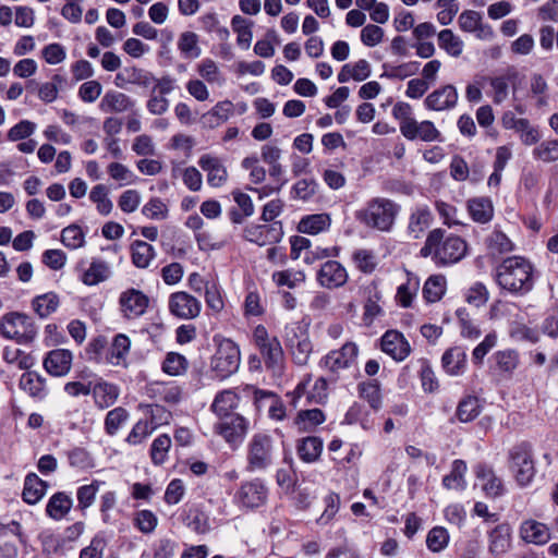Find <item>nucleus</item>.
I'll list each match as a JSON object with an SVG mask.
<instances>
[{"mask_svg": "<svg viewBox=\"0 0 558 558\" xmlns=\"http://www.w3.org/2000/svg\"><path fill=\"white\" fill-rule=\"evenodd\" d=\"M481 412V400L475 396H466L459 401L456 416L461 423H469L474 421Z\"/></svg>", "mask_w": 558, "mask_h": 558, "instance_id": "nucleus-38", "label": "nucleus"}, {"mask_svg": "<svg viewBox=\"0 0 558 558\" xmlns=\"http://www.w3.org/2000/svg\"><path fill=\"white\" fill-rule=\"evenodd\" d=\"M494 277L501 290L513 296H524L534 289L537 275L527 258L514 255L502 259L496 267Z\"/></svg>", "mask_w": 558, "mask_h": 558, "instance_id": "nucleus-1", "label": "nucleus"}, {"mask_svg": "<svg viewBox=\"0 0 558 558\" xmlns=\"http://www.w3.org/2000/svg\"><path fill=\"white\" fill-rule=\"evenodd\" d=\"M239 396L230 389L218 392L210 405V410L216 416L223 417L227 415L235 414L233 411L239 407Z\"/></svg>", "mask_w": 558, "mask_h": 558, "instance_id": "nucleus-31", "label": "nucleus"}, {"mask_svg": "<svg viewBox=\"0 0 558 558\" xmlns=\"http://www.w3.org/2000/svg\"><path fill=\"white\" fill-rule=\"evenodd\" d=\"M380 350L396 362L404 361L412 352L404 335L397 329L386 330L379 339Z\"/></svg>", "mask_w": 558, "mask_h": 558, "instance_id": "nucleus-14", "label": "nucleus"}, {"mask_svg": "<svg viewBox=\"0 0 558 558\" xmlns=\"http://www.w3.org/2000/svg\"><path fill=\"white\" fill-rule=\"evenodd\" d=\"M458 323L460 326L461 337L464 339L476 340L481 337L480 327L473 322L465 307H459L456 311Z\"/></svg>", "mask_w": 558, "mask_h": 558, "instance_id": "nucleus-49", "label": "nucleus"}, {"mask_svg": "<svg viewBox=\"0 0 558 558\" xmlns=\"http://www.w3.org/2000/svg\"><path fill=\"white\" fill-rule=\"evenodd\" d=\"M519 536L526 544L544 546L551 539V531L541 521L526 519L519 526Z\"/></svg>", "mask_w": 558, "mask_h": 558, "instance_id": "nucleus-17", "label": "nucleus"}, {"mask_svg": "<svg viewBox=\"0 0 558 558\" xmlns=\"http://www.w3.org/2000/svg\"><path fill=\"white\" fill-rule=\"evenodd\" d=\"M214 341L217 349L210 360V369L215 377L226 379L239 369L241 362L240 349L231 339L214 337Z\"/></svg>", "mask_w": 558, "mask_h": 558, "instance_id": "nucleus-6", "label": "nucleus"}, {"mask_svg": "<svg viewBox=\"0 0 558 558\" xmlns=\"http://www.w3.org/2000/svg\"><path fill=\"white\" fill-rule=\"evenodd\" d=\"M421 63L418 61H410L399 65H391L384 63V73L380 77H387L390 80H404L417 73Z\"/></svg>", "mask_w": 558, "mask_h": 558, "instance_id": "nucleus-46", "label": "nucleus"}, {"mask_svg": "<svg viewBox=\"0 0 558 558\" xmlns=\"http://www.w3.org/2000/svg\"><path fill=\"white\" fill-rule=\"evenodd\" d=\"M66 85V77L60 74H54L50 82L44 83L38 89V97L45 102H52L58 97L60 88Z\"/></svg>", "mask_w": 558, "mask_h": 558, "instance_id": "nucleus-57", "label": "nucleus"}, {"mask_svg": "<svg viewBox=\"0 0 558 558\" xmlns=\"http://www.w3.org/2000/svg\"><path fill=\"white\" fill-rule=\"evenodd\" d=\"M459 26L462 31L468 33L477 32V37H483L485 28H487L489 34L492 33L488 26H483L481 14L472 10L463 11L460 14Z\"/></svg>", "mask_w": 558, "mask_h": 558, "instance_id": "nucleus-51", "label": "nucleus"}, {"mask_svg": "<svg viewBox=\"0 0 558 558\" xmlns=\"http://www.w3.org/2000/svg\"><path fill=\"white\" fill-rule=\"evenodd\" d=\"M129 412L122 407H117L110 410L104 423V428L107 435L114 436L120 427L129 420Z\"/></svg>", "mask_w": 558, "mask_h": 558, "instance_id": "nucleus-55", "label": "nucleus"}, {"mask_svg": "<svg viewBox=\"0 0 558 558\" xmlns=\"http://www.w3.org/2000/svg\"><path fill=\"white\" fill-rule=\"evenodd\" d=\"M178 48L184 58L195 59L201 54L198 47V36L193 32H184L181 34Z\"/></svg>", "mask_w": 558, "mask_h": 558, "instance_id": "nucleus-58", "label": "nucleus"}, {"mask_svg": "<svg viewBox=\"0 0 558 558\" xmlns=\"http://www.w3.org/2000/svg\"><path fill=\"white\" fill-rule=\"evenodd\" d=\"M466 471L468 466L464 460H453L450 473L442 477V486L446 489L464 490L466 488Z\"/></svg>", "mask_w": 558, "mask_h": 558, "instance_id": "nucleus-35", "label": "nucleus"}, {"mask_svg": "<svg viewBox=\"0 0 558 558\" xmlns=\"http://www.w3.org/2000/svg\"><path fill=\"white\" fill-rule=\"evenodd\" d=\"M326 420L320 409L302 410L298 413L294 423L300 432H311Z\"/></svg>", "mask_w": 558, "mask_h": 558, "instance_id": "nucleus-43", "label": "nucleus"}, {"mask_svg": "<svg viewBox=\"0 0 558 558\" xmlns=\"http://www.w3.org/2000/svg\"><path fill=\"white\" fill-rule=\"evenodd\" d=\"M510 128L520 134L521 142L526 146L535 145L541 140L538 129L525 118H512Z\"/></svg>", "mask_w": 558, "mask_h": 558, "instance_id": "nucleus-41", "label": "nucleus"}, {"mask_svg": "<svg viewBox=\"0 0 558 558\" xmlns=\"http://www.w3.org/2000/svg\"><path fill=\"white\" fill-rule=\"evenodd\" d=\"M316 280L323 288L337 289L348 282L349 274L340 262L328 259L320 265L316 274Z\"/></svg>", "mask_w": 558, "mask_h": 558, "instance_id": "nucleus-15", "label": "nucleus"}, {"mask_svg": "<svg viewBox=\"0 0 558 558\" xmlns=\"http://www.w3.org/2000/svg\"><path fill=\"white\" fill-rule=\"evenodd\" d=\"M403 128L404 130L401 134L408 141L444 142L440 131L429 120L418 122L414 119L409 125Z\"/></svg>", "mask_w": 558, "mask_h": 558, "instance_id": "nucleus-19", "label": "nucleus"}, {"mask_svg": "<svg viewBox=\"0 0 558 558\" xmlns=\"http://www.w3.org/2000/svg\"><path fill=\"white\" fill-rule=\"evenodd\" d=\"M449 542L448 531L442 526L433 527L426 537L427 548L434 553L441 551Z\"/></svg>", "mask_w": 558, "mask_h": 558, "instance_id": "nucleus-64", "label": "nucleus"}, {"mask_svg": "<svg viewBox=\"0 0 558 558\" xmlns=\"http://www.w3.org/2000/svg\"><path fill=\"white\" fill-rule=\"evenodd\" d=\"M278 449V439L272 434L267 432L253 434L246 445L245 471L248 473L267 472L276 463Z\"/></svg>", "mask_w": 558, "mask_h": 558, "instance_id": "nucleus-3", "label": "nucleus"}, {"mask_svg": "<svg viewBox=\"0 0 558 558\" xmlns=\"http://www.w3.org/2000/svg\"><path fill=\"white\" fill-rule=\"evenodd\" d=\"M466 207L471 218L477 223H487L494 217L493 202L487 196L470 198Z\"/></svg>", "mask_w": 558, "mask_h": 558, "instance_id": "nucleus-30", "label": "nucleus"}, {"mask_svg": "<svg viewBox=\"0 0 558 558\" xmlns=\"http://www.w3.org/2000/svg\"><path fill=\"white\" fill-rule=\"evenodd\" d=\"M468 253V243L461 236L442 228H435L427 233L420 256L432 260L439 267L454 265Z\"/></svg>", "mask_w": 558, "mask_h": 558, "instance_id": "nucleus-2", "label": "nucleus"}, {"mask_svg": "<svg viewBox=\"0 0 558 558\" xmlns=\"http://www.w3.org/2000/svg\"><path fill=\"white\" fill-rule=\"evenodd\" d=\"M232 110L233 104L231 101H219L210 111L203 116L204 123L209 128H216L229 119Z\"/></svg>", "mask_w": 558, "mask_h": 558, "instance_id": "nucleus-45", "label": "nucleus"}, {"mask_svg": "<svg viewBox=\"0 0 558 558\" xmlns=\"http://www.w3.org/2000/svg\"><path fill=\"white\" fill-rule=\"evenodd\" d=\"M359 353V347L354 342L344 343L339 350L330 351L325 355L320 365L332 373L350 367Z\"/></svg>", "mask_w": 558, "mask_h": 558, "instance_id": "nucleus-16", "label": "nucleus"}, {"mask_svg": "<svg viewBox=\"0 0 558 558\" xmlns=\"http://www.w3.org/2000/svg\"><path fill=\"white\" fill-rule=\"evenodd\" d=\"M61 241L66 247L75 250L84 246L85 234L81 227L76 225H70L62 230Z\"/></svg>", "mask_w": 558, "mask_h": 558, "instance_id": "nucleus-63", "label": "nucleus"}, {"mask_svg": "<svg viewBox=\"0 0 558 558\" xmlns=\"http://www.w3.org/2000/svg\"><path fill=\"white\" fill-rule=\"evenodd\" d=\"M438 46L451 57H459L463 51V41L451 29L438 33Z\"/></svg>", "mask_w": 558, "mask_h": 558, "instance_id": "nucleus-52", "label": "nucleus"}, {"mask_svg": "<svg viewBox=\"0 0 558 558\" xmlns=\"http://www.w3.org/2000/svg\"><path fill=\"white\" fill-rule=\"evenodd\" d=\"M187 368V359L178 352H168L161 363L162 372L169 376H181Z\"/></svg>", "mask_w": 558, "mask_h": 558, "instance_id": "nucleus-47", "label": "nucleus"}, {"mask_svg": "<svg viewBox=\"0 0 558 558\" xmlns=\"http://www.w3.org/2000/svg\"><path fill=\"white\" fill-rule=\"evenodd\" d=\"M155 430V426L151 422L140 420L134 424L131 432L129 433L125 441L131 446H137L142 444L149 435Z\"/></svg>", "mask_w": 558, "mask_h": 558, "instance_id": "nucleus-61", "label": "nucleus"}, {"mask_svg": "<svg viewBox=\"0 0 558 558\" xmlns=\"http://www.w3.org/2000/svg\"><path fill=\"white\" fill-rule=\"evenodd\" d=\"M108 194V189L104 184L95 185L89 192V199L96 204V209L101 216H108L113 208V204Z\"/></svg>", "mask_w": 558, "mask_h": 558, "instance_id": "nucleus-53", "label": "nucleus"}, {"mask_svg": "<svg viewBox=\"0 0 558 558\" xmlns=\"http://www.w3.org/2000/svg\"><path fill=\"white\" fill-rule=\"evenodd\" d=\"M182 522L191 531L197 534H206L210 530L208 515L198 507H190L182 512Z\"/></svg>", "mask_w": 558, "mask_h": 558, "instance_id": "nucleus-32", "label": "nucleus"}, {"mask_svg": "<svg viewBox=\"0 0 558 558\" xmlns=\"http://www.w3.org/2000/svg\"><path fill=\"white\" fill-rule=\"evenodd\" d=\"M248 426V420L235 413L219 417L218 422L214 424V433L221 436L231 447H235L245 438Z\"/></svg>", "mask_w": 558, "mask_h": 558, "instance_id": "nucleus-10", "label": "nucleus"}, {"mask_svg": "<svg viewBox=\"0 0 558 558\" xmlns=\"http://www.w3.org/2000/svg\"><path fill=\"white\" fill-rule=\"evenodd\" d=\"M360 397L366 400L374 411L381 408V395L377 380L361 383L357 386Z\"/></svg>", "mask_w": 558, "mask_h": 558, "instance_id": "nucleus-54", "label": "nucleus"}, {"mask_svg": "<svg viewBox=\"0 0 558 558\" xmlns=\"http://www.w3.org/2000/svg\"><path fill=\"white\" fill-rule=\"evenodd\" d=\"M155 248L149 243L136 240L131 244L132 263L137 268H147L155 257Z\"/></svg>", "mask_w": 558, "mask_h": 558, "instance_id": "nucleus-39", "label": "nucleus"}, {"mask_svg": "<svg viewBox=\"0 0 558 558\" xmlns=\"http://www.w3.org/2000/svg\"><path fill=\"white\" fill-rule=\"evenodd\" d=\"M231 26L234 33H236V43L240 48L247 50L251 46L253 38L252 26L253 22L244 19L241 15H234L231 20Z\"/></svg>", "mask_w": 558, "mask_h": 558, "instance_id": "nucleus-44", "label": "nucleus"}, {"mask_svg": "<svg viewBox=\"0 0 558 558\" xmlns=\"http://www.w3.org/2000/svg\"><path fill=\"white\" fill-rule=\"evenodd\" d=\"M170 447L171 438L168 434H161L154 439L149 453L155 465H161L167 460Z\"/></svg>", "mask_w": 558, "mask_h": 558, "instance_id": "nucleus-56", "label": "nucleus"}, {"mask_svg": "<svg viewBox=\"0 0 558 558\" xmlns=\"http://www.w3.org/2000/svg\"><path fill=\"white\" fill-rule=\"evenodd\" d=\"M111 274V267L106 260L94 257L92 258L89 267L82 271L80 279L85 286H97L108 280Z\"/></svg>", "mask_w": 558, "mask_h": 558, "instance_id": "nucleus-27", "label": "nucleus"}, {"mask_svg": "<svg viewBox=\"0 0 558 558\" xmlns=\"http://www.w3.org/2000/svg\"><path fill=\"white\" fill-rule=\"evenodd\" d=\"M351 260L356 269L365 275L373 274L378 265L375 252L367 248H357L353 251Z\"/></svg>", "mask_w": 558, "mask_h": 558, "instance_id": "nucleus-42", "label": "nucleus"}, {"mask_svg": "<svg viewBox=\"0 0 558 558\" xmlns=\"http://www.w3.org/2000/svg\"><path fill=\"white\" fill-rule=\"evenodd\" d=\"M136 101L129 95L118 90H107L99 102V109L106 113L133 111Z\"/></svg>", "mask_w": 558, "mask_h": 558, "instance_id": "nucleus-22", "label": "nucleus"}, {"mask_svg": "<svg viewBox=\"0 0 558 558\" xmlns=\"http://www.w3.org/2000/svg\"><path fill=\"white\" fill-rule=\"evenodd\" d=\"M400 205L386 197H375L355 213L356 220L367 228L381 232L391 231L400 213Z\"/></svg>", "mask_w": 558, "mask_h": 558, "instance_id": "nucleus-4", "label": "nucleus"}, {"mask_svg": "<svg viewBox=\"0 0 558 558\" xmlns=\"http://www.w3.org/2000/svg\"><path fill=\"white\" fill-rule=\"evenodd\" d=\"M331 225V219L328 214H312L304 216L298 226V230L302 233L318 234L326 231Z\"/></svg>", "mask_w": 558, "mask_h": 558, "instance_id": "nucleus-37", "label": "nucleus"}, {"mask_svg": "<svg viewBox=\"0 0 558 558\" xmlns=\"http://www.w3.org/2000/svg\"><path fill=\"white\" fill-rule=\"evenodd\" d=\"M272 279L278 286H287L288 288L293 289L303 283L306 276L302 270L287 269L275 272L272 275Z\"/></svg>", "mask_w": 558, "mask_h": 558, "instance_id": "nucleus-62", "label": "nucleus"}, {"mask_svg": "<svg viewBox=\"0 0 558 558\" xmlns=\"http://www.w3.org/2000/svg\"><path fill=\"white\" fill-rule=\"evenodd\" d=\"M72 506V497L64 492H58L49 498L46 506V513L49 518L58 521L70 512Z\"/></svg>", "mask_w": 558, "mask_h": 558, "instance_id": "nucleus-33", "label": "nucleus"}, {"mask_svg": "<svg viewBox=\"0 0 558 558\" xmlns=\"http://www.w3.org/2000/svg\"><path fill=\"white\" fill-rule=\"evenodd\" d=\"M0 335L5 339H14L19 344H28L35 339L34 323L24 313H7L0 320Z\"/></svg>", "mask_w": 558, "mask_h": 558, "instance_id": "nucleus-7", "label": "nucleus"}, {"mask_svg": "<svg viewBox=\"0 0 558 558\" xmlns=\"http://www.w3.org/2000/svg\"><path fill=\"white\" fill-rule=\"evenodd\" d=\"M493 359L497 369L508 375H512L519 365V353L513 349L497 351Z\"/></svg>", "mask_w": 558, "mask_h": 558, "instance_id": "nucleus-48", "label": "nucleus"}, {"mask_svg": "<svg viewBox=\"0 0 558 558\" xmlns=\"http://www.w3.org/2000/svg\"><path fill=\"white\" fill-rule=\"evenodd\" d=\"M324 448V441L318 436H307L298 440L296 453L305 463H315L319 460Z\"/></svg>", "mask_w": 558, "mask_h": 558, "instance_id": "nucleus-29", "label": "nucleus"}, {"mask_svg": "<svg viewBox=\"0 0 558 558\" xmlns=\"http://www.w3.org/2000/svg\"><path fill=\"white\" fill-rule=\"evenodd\" d=\"M488 537H489V546H488L489 553L496 557L505 554L510 548V542H511L510 524L507 522L498 524L489 532Z\"/></svg>", "mask_w": 558, "mask_h": 558, "instance_id": "nucleus-28", "label": "nucleus"}, {"mask_svg": "<svg viewBox=\"0 0 558 558\" xmlns=\"http://www.w3.org/2000/svg\"><path fill=\"white\" fill-rule=\"evenodd\" d=\"M475 476L482 481V487L488 497H498L504 494L502 481L493 469L485 463H478L474 469Z\"/></svg>", "mask_w": 558, "mask_h": 558, "instance_id": "nucleus-26", "label": "nucleus"}, {"mask_svg": "<svg viewBox=\"0 0 558 558\" xmlns=\"http://www.w3.org/2000/svg\"><path fill=\"white\" fill-rule=\"evenodd\" d=\"M281 221H274L270 225H247L243 229V239L258 246L279 243L283 238Z\"/></svg>", "mask_w": 558, "mask_h": 558, "instance_id": "nucleus-12", "label": "nucleus"}, {"mask_svg": "<svg viewBox=\"0 0 558 558\" xmlns=\"http://www.w3.org/2000/svg\"><path fill=\"white\" fill-rule=\"evenodd\" d=\"M198 166L207 173V182L210 186L219 187L227 181L228 172L219 158L205 154L201 156Z\"/></svg>", "mask_w": 558, "mask_h": 558, "instance_id": "nucleus-23", "label": "nucleus"}, {"mask_svg": "<svg viewBox=\"0 0 558 558\" xmlns=\"http://www.w3.org/2000/svg\"><path fill=\"white\" fill-rule=\"evenodd\" d=\"M318 184L315 179H302L295 182L291 189V197L294 199L310 201L317 192Z\"/></svg>", "mask_w": 558, "mask_h": 558, "instance_id": "nucleus-60", "label": "nucleus"}, {"mask_svg": "<svg viewBox=\"0 0 558 558\" xmlns=\"http://www.w3.org/2000/svg\"><path fill=\"white\" fill-rule=\"evenodd\" d=\"M269 497V488L263 478L255 477L241 482L233 500L245 510H257L264 507Z\"/></svg>", "mask_w": 558, "mask_h": 558, "instance_id": "nucleus-8", "label": "nucleus"}, {"mask_svg": "<svg viewBox=\"0 0 558 558\" xmlns=\"http://www.w3.org/2000/svg\"><path fill=\"white\" fill-rule=\"evenodd\" d=\"M445 278L442 276H430L424 283L423 296L427 302H437L445 293Z\"/></svg>", "mask_w": 558, "mask_h": 558, "instance_id": "nucleus-59", "label": "nucleus"}, {"mask_svg": "<svg viewBox=\"0 0 558 558\" xmlns=\"http://www.w3.org/2000/svg\"><path fill=\"white\" fill-rule=\"evenodd\" d=\"M168 307L171 315L180 319L196 318L202 310L199 300L185 291L173 292L169 296Z\"/></svg>", "mask_w": 558, "mask_h": 558, "instance_id": "nucleus-13", "label": "nucleus"}, {"mask_svg": "<svg viewBox=\"0 0 558 558\" xmlns=\"http://www.w3.org/2000/svg\"><path fill=\"white\" fill-rule=\"evenodd\" d=\"M118 304L121 316L128 320H133L146 313L149 306V298L138 289L129 288L120 293Z\"/></svg>", "mask_w": 558, "mask_h": 558, "instance_id": "nucleus-11", "label": "nucleus"}, {"mask_svg": "<svg viewBox=\"0 0 558 558\" xmlns=\"http://www.w3.org/2000/svg\"><path fill=\"white\" fill-rule=\"evenodd\" d=\"M518 78V72L514 68H509L505 74L495 76H484L483 81L487 82L492 87L493 102L500 105L509 95L510 85L515 89L514 83Z\"/></svg>", "mask_w": 558, "mask_h": 558, "instance_id": "nucleus-20", "label": "nucleus"}, {"mask_svg": "<svg viewBox=\"0 0 558 558\" xmlns=\"http://www.w3.org/2000/svg\"><path fill=\"white\" fill-rule=\"evenodd\" d=\"M284 343L298 365H305L313 351L307 329L300 323H293L284 328Z\"/></svg>", "mask_w": 558, "mask_h": 558, "instance_id": "nucleus-9", "label": "nucleus"}, {"mask_svg": "<svg viewBox=\"0 0 558 558\" xmlns=\"http://www.w3.org/2000/svg\"><path fill=\"white\" fill-rule=\"evenodd\" d=\"M509 469L520 487H527L534 481L536 466L531 442L524 440L515 444L508 452Z\"/></svg>", "mask_w": 558, "mask_h": 558, "instance_id": "nucleus-5", "label": "nucleus"}, {"mask_svg": "<svg viewBox=\"0 0 558 558\" xmlns=\"http://www.w3.org/2000/svg\"><path fill=\"white\" fill-rule=\"evenodd\" d=\"M72 360L73 355L70 350L54 349L46 355L43 365L50 375L61 377L70 372Z\"/></svg>", "mask_w": 558, "mask_h": 558, "instance_id": "nucleus-21", "label": "nucleus"}, {"mask_svg": "<svg viewBox=\"0 0 558 558\" xmlns=\"http://www.w3.org/2000/svg\"><path fill=\"white\" fill-rule=\"evenodd\" d=\"M535 160L551 163L558 160V138L546 140L536 145L532 150Z\"/></svg>", "mask_w": 558, "mask_h": 558, "instance_id": "nucleus-50", "label": "nucleus"}, {"mask_svg": "<svg viewBox=\"0 0 558 558\" xmlns=\"http://www.w3.org/2000/svg\"><path fill=\"white\" fill-rule=\"evenodd\" d=\"M131 340L124 333H117L107 354V361L116 366L125 365L126 356L130 352Z\"/></svg>", "mask_w": 558, "mask_h": 558, "instance_id": "nucleus-34", "label": "nucleus"}, {"mask_svg": "<svg viewBox=\"0 0 558 558\" xmlns=\"http://www.w3.org/2000/svg\"><path fill=\"white\" fill-rule=\"evenodd\" d=\"M92 393L97 408L100 410L111 407L119 397V388L106 381L96 384L92 388Z\"/></svg>", "mask_w": 558, "mask_h": 558, "instance_id": "nucleus-36", "label": "nucleus"}, {"mask_svg": "<svg viewBox=\"0 0 558 558\" xmlns=\"http://www.w3.org/2000/svg\"><path fill=\"white\" fill-rule=\"evenodd\" d=\"M267 368L276 369L281 366L283 361V351L280 341L272 337L268 343L258 347Z\"/></svg>", "mask_w": 558, "mask_h": 558, "instance_id": "nucleus-40", "label": "nucleus"}, {"mask_svg": "<svg viewBox=\"0 0 558 558\" xmlns=\"http://www.w3.org/2000/svg\"><path fill=\"white\" fill-rule=\"evenodd\" d=\"M441 366L450 376H459L466 367V352L463 347L456 345L446 350L441 356Z\"/></svg>", "mask_w": 558, "mask_h": 558, "instance_id": "nucleus-25", "label": "nucleus"}, {"mask_svg": "<svg viewBox=\"0 0 558 558\" xmlns=\"http://www.w3.org/2000/svg\"><path fill=\"white\" fill-rule=\"evenodd\" d=\"M458 90L451 85H444L433 90L425 99L424 106L428 110L446 111L453 109L458 104Z\"/></svg>", "mask_w": 558, "mask_h": 558, "instance_id": "nucleus-18", "label": "nucleus"}, {"mask_svg": "<svg viewBox=\"0 0 558 558\" xmlns=\"http://www.w3.org/2000/svg\"><path fill=\"white\" fill-rule=\"evenodd\" d=\"M433 222V213L428 206H417L409 217V223L407 227L408 234L414 239H420L425 230Z\"/></svg>", "mask_w": 558, "mask_h": 558, "instance_id": "nucleus-24", "label": "nucleus"}]
</instances>
